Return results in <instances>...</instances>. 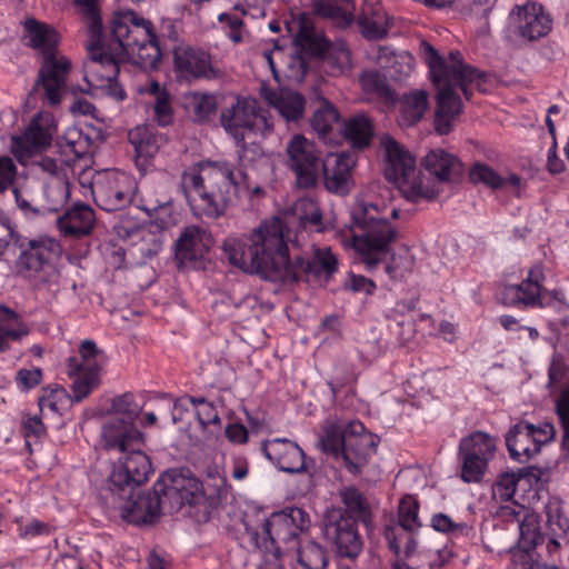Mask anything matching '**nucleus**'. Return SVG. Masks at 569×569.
<instances>
[{"instance_id":"obj_46","label":"nucleus","mask_w":569,"mask_h":569,"mask_svg":"<svg viewBox=\"0 0 569 569\" xmlns=\"http://www.w3.org/2000/svg\"><path fill=\"white\" fill-rule=\"evenodd\" d=\"M413 533L415 532L409 531H397V529L391 527H387L385 530V537L388 541L389 549L399 556L401 551V545L405 543L402 560L409 563L413 562V565L417 566L418 562L415 560L417 541L413 537Z\"/></svg>"},{"instance_id":"obj_6","label":"nucleus","mask_w":569,"mask_h":569,"mask_svg":"<svg viewBox=\"0 0 569 569\" xmlns=\"http://www.w3.org/2000/svg\"><path fill=\"white\" fill-rule=\"evenodd\" d=\"M380 213L377 204L365 200H358L350 211L352 224L362 231L361 236H355V243L368 271L377 267L380 256L389 251L398 237L397 229Z\"/></svg>"},{"instance_id":"obj_32","label":"nucleus","mask_w":569,"mask_h":569,"mask_svg":"<svg viewBox=\"0 0 569 569\" xmlns=\"http://www.w3.org/2000/svg\"><path fill=\"white\" fill-rule=\"evenodd\" d=\"M340 134L353 150H365L372 142L373 123L363 113L355 114L343 121L340 127Z\"/></svg>"},{"instance_id":"obj_54","label":"nucleus","mask_w":569,"mask_h":569,"mask_svg":"<svg viewBox=\"0 0 569 569\" xmlns=\"http://www.w3.org/2000/svg\"><path fill=\"white\" fill-rule=\"evenodd\" d=\"M254 547L263 552V560L258 569H284L282 562L281 547L264 546L260 542V533L256 530L247 529Z\"/></svg>"},{"instance_id":"obj_34","label":"nucleus","mask_w":569,"mask_h":569,"mask_svg":"<svg viewBox=\"0 0 569 569\" xmlns=\"http://www.w3.org/2000/svg\"><path fill=\"white\" fill-rule=\"evenodd\" d=\"M420 52L429 67L431 80L438 90L437 104L442 109L446 99H448L446 60L439 54L438 50L426 40L420 42Z\"/></svg>"},{"instance_id":"obj_14","label":"nucleus","mask_w":569,"mask_h":569,"mask_svg":"<svg viewBox=\"0 0 569 569\" xmlns=\"http://www.w3.org/2000/svg\"><path fill=\"white\" fill-rule=\"evenodd\" d=\"M123 453L108 478L109 490L120 497H124L127 488L133 490L147 482L153 472L150 457L140 446L131 447Z\"/></svg>"},{"instance_id":"obj_38","label":"nucleus","mask_w":569,"mask_h":569,"mask_svg":"<svg viewBox=\"0 0 569 569\" xmlns=\"http://www.w3.org/2000/svg\"><path fill=\"white\" fill-rule=\"evenodd\" d=\"M44 201L38 209H32L33 214H47L58 212L70 198V183L68 180L49 179L43 189Z\"/></svg>"},{"instance_id":"obj_35","label":"nucleus","mask_w":569,"mask_h":569,"mask_svg":"<svg viewBox=\"0 0 569 569\" xmlns=\"http://www.w3.org/2000/svg\"><path fill=\"white\" fill-rule=\"evenodd\" d=\"M420 52L429 67L431 80L438 90L437 104L442 109L446 99H448L446 60L439 54L438 50L426 40L420 42Z\"/></svg>"},{"instance_id":"obj_28","label":"nucleus","mask_w":569,"mask_h":569,"mask_svg":"<svg viewBox=\"0 0 569 569\" xmlns=\"http://www.w3.org/2000/svg\"><path fill=\"white\" fill-rule=\"evenodd\" d=\"M101 439L104 449L126 452L131 447L142 445L143 433L123 419L112 418L103 423Z\"/></svg>"},{"instance_id":"obj_43","label":"nucleus","mask_w":569,"mask_h":569,"mask_svg":"<svg viewBox=\"0 0 569 569\" xmlns=\"http://www.w3.org/2000/svg\"><path fill=\"white\" fill-rule=\"evenodd\" d=\"M496 440L483 431H475L459 442V455H475L486 461L493 458Z\"/></svg>"},{"instance_id":"obj_57","label":"nucleus","mask_w":569,"mask_h":569,"mask_svg":"<svg viewBox=\"0 0 569 569\" xmlns=\"http://www.w3.org/2000/svg\"><path fill=\"white\" fill-rule=\"evenodd\" d=\"M346 435L347 425L342 429L338 427L328 429L320 440L321 450L325 453L332 455L335 458L342 457Z\"/></svg>"},{"instance_id":"obj_47","label":"nucleus","mask_w":569,"mask_h":569,"mask_svg":"<svg viewBox=\"0 0 569 569\" xmlns=\"http://www.w3.org/2000/svg\"><path fill=\"white\" fill-rule=\"evenodd\" d=\"M360 82L363 91L373 93L382 99L386 103H395L397 97L395 91L390 88L387 78L377 70L365 71L360 76Z\"/></svg>"},{"instance_id":"obj_44","label":"nucleus","mask_w":569,"mask_h":569,"mask_svg":"<svg viewBox=\"0 0 569 569\" xmlns=\"http://www.w3.org/2000/svg\"><path fill=\"white\" fill-rule=\"evenodd\" d=\"M341 502L345 506L342 512L346 517H352V519L361 520L363 522L370 517V508L367 498L356 487H345L340 490Z\"/></svg>"},{"instance_id":"obj_19","label":"nucleus","mask_w":569,"mask_h":569,"mask_svg":"<svg viewBox=\"0 0 569 569\" xmlns=\"http://www.w3.org/2000/svg\"><path fill=\"white\" fill-rule=\"evenodd\" d=\"M545 276L542 266L531 268L528 276L519 284L505 286L500 291V300L507 307L545 308L550 291L542 288Z\"/></svg>"},{"instance_id":"obj_49","label":"nucleus","mask_w":569,"mask_h":569,"mask_svg":"<svg viewBox=\"0 0 569 569\" xmlns=\"http://www.w3.org/2000/svg\"><path fill=\"white\" fill-rule=\"evenodd\" d=\"M546 302L551 305L545 306V308L555 312L548 320L549 329L558 332L562 329L569 330V303L565 300L563 293L560 290H553L549 293Z\"/></svg>"},{"instance_id":"obj_61","label":"nucleus","mask_w":569,"mask_h":569,"mask_svg":"<svg viewBox=\"0 0 569 569\" xmlns=\"http://www.w3.org/2000/svg\"><path fill=\"white\" fill-rule=\"evenodd\" d=\"M189 401L198 407L197 418L202 427L220 423L219 413L211 401L207 400L204 397H189Z\"/></svg>"},{"instance_id":"obj_24","label":"nucleus","mask_w":569,"mask_h":569,"mask_svg":"<svg viewBox=\"0 0 569 569\" xmlns=\"http://www.w3.org/2000/svg\"><path fill=\"white\" fill-rule=\"evenodd\" d=\"M356 166V158L350 152L329 154L321 162L323 184L326 189L339 196L348 194L352 187V169Z\"/></svg>"},{"instance_id":"obj_42","label":"nucleus","mask_w":569,"mask_h":569,"mask_svg":"<svg viewBox=\"0 0 569 569\" xmlns=\"http://www.w3.org/2000/svg\"><path fill=\"white\" fill-rule=\"evenodd\" d=\"M293 217L302 230L322 231L325 229L321 209L318 202L311 198L305 197L296 201Z\"/></svg>"},{"instance_id":"obj_37","label":"nucleus","mask_w":569,"mask_h":569,"mask_svg":"<svg viewBox=\"0 0 569 569\" xmlns=\"http://www.w3.org/2000/svg\"><path fill=\"white\" fill-rule=\"evenodd\" d=\"M29 329L20 316L11 308L0 305V352L9 349L10 341L21 340Z\"/></svg>"},{"instance_id":"obj_36","label":"nucleus","mask_w":569,"mask_h":569,"mask_svg":"<svg viewBox=\"0 0 569 569\" xmlns=\"http://www.w3.org/2000/svg\"><path fill=\"white\" fill-rule=\"evenodd\" d=\"M311 108L310 126L319 137L325 139L332 131L333 124L340 122L341 114L336 106L322 96H317Z\"/></svg>"},{"instance_id":"obj_15","label":"nucleus","mask_w":569,"mask_h":569,"mask_svg":"<svg viewBox=\"0 0 569 569\" xmlns=\"http://www.w3.org/2000/svg\"><path fill=\"white\" fill-rule=\"evenodd\" d=\"M173 71L179 81L193 82L200 79L216 80L223 77V71L213 62L209 51L186 43L174 44Z\"/></svg>"},{"instance_id":"obj_50","label":"nucleus","mask_w":569,"mask_h":569,"mask_svg":"<svg viewBox=\"0 0 569 569\" xmlns=\"http://www.w3.org/2000/svg\"><path fill=\"white\" fill-rule=\"evenodd\" d=\"M140 209L150 218H154L156 224L160 229H167L172 216V204L169 197L162 199L143 198Z\"/></svg>"},{"instance_id":"obj_1","label":"nucleus","mask_w":569,"mask_h":569,"mask_svg":"<svg viewBox=\"0 0 569 569\" xmlns=\"http://www.w3.org/2000/svg\"><path fill=\"white\" fill-rule=\"evenodd\" d=\"M290 229L278 217L263 221L248 239L228 237L222 251L229 263L250 274L284 284L300 281L328 283L338 271V258L329 247L315 249L311 257L289 254Z\"/></svg>"},{"instance_id":"obj_39","label":"nucleus","mask_w":569,"mask_h":569,"mask_svg":"<svg viewBox=\"0 0 569 569\" xmlns=\"http://www.w3.org/2000/svg\"><path fill=\"white\" fill-rule=\"evenodd\" d=\"M218 94L211 92H190L184 98V108L194 122L206 123L217 113Z\"/></svg>"},{"instance_id":"obj_63","label":"nucleus","mask_w":569,"mask_h":569,"mask_svg":"<svg viewBox=\"0 0 569 569\" xmlns=\"http://www.w3.org/2000/svg\"><path fill=\"white\" fill-rule=\"evenodd\" d=\"M153 111L159 126L166 127L172 122L173 110L169 92H162L154 98Z\"/></svg>"},{"instance_id":"obj_10","label":"nucleus","mask_w":569,"mask_h":569,"mask_svg":"<svg viewBox=\"0 0 569 569\" xmlns=\"http://www.w3.org/2000/svg\"><path fill=\"white\" fill-rule=\"evenodd\" d=\"M79 355L70 357L67 362V373L72 379L71 400L77 402L87 398L100 385V375L107 362L106 352L90 339L80 343Z\"/></svg>"},{"instance_id":"obj_3","label":"nucleus","mask_w":569,"mask_h":569,"mask_svg":"<svg viewBox=\"0 0 569 569\" xmlns=\"http://www.w3.org/2000/svg\"><path fill=\"white\" fill-rule=\"evenodd\" d=\"M112 40L103 50L102 59L107 63V78H117L120 63L127 61L130 53L136 52L134 63L142 69L153 71L159 68L169 47L157 37L153 23L136 11L118 14L111 23Z\"/></svg>"},{"instance_id":"obj_16","label":"nucleus","mask_w":569,"mask_h":569,"mask_svg":"<svg viewBox=\"0 0 569 569\" xmlns=\"http://www.w3.org/2000/svg\"><path fill=\"white\" fill-rule=\"evenodd\" d=\"M91 192L96 204L102 210L117 211L131 202L132 180L123 172L106 171L93 178Z\"/></svg>"},{"instance_id":"obj_52","label":"nucleus","mask_w":569,"mask_h":569,"mask_svg":"<svg viewBox=\"0 0 569 569\" xmlns=\"http://www.w3.org/2000/svg\"><path fill=\"white\" fill-rule=\"evenodd\" d=\"M555 411L562 431L561 449L569 453V386L557 396Z\"/></svg>"},{"instance_id":"obj_60","label":"nucleus","mask_w":569,"mask_h":569,"mask_svg":"<svg viewBox=\"0 0 569 569\" xmlns=\"http://www.w3.org/2000/svg\"><path fill=\"white\" fill-rule=\"evenodd\" d=\"M113 412L121 415L122 417H117V419H123L127 423L133 425V421L139 416L140 408L133 401V396L131 393H123L121 396L116 397L112 400L111 406Z\"/></svg>"},{"instance_id":"obj_31","label":"nucleus","mask_w":569,"mask_h":569,"mask_svg":"<svg viewBox=\"0 0 569 569\" xmlns=\"http://www.w3.org/2000/svg\"><path fill=\"white\" fill-rule=\"evenodd\" d=\"M506 446L510 457L519 462H523L521 457L529 460L540 452L538 446L533 443L532 423L525 420L509 429L506 435Z\"/></svg>"},{"instance_id":"obj_9","label":"nucleus","mask_w":569,"mask_h":569,"mask_svg":"<svg viewBox=\"0 0 569 569\" xmlns=\"http://www.w3.org/2000/svg\"><path fill=\"white\" fill-rule=\"evenodd\" d=\"M386 152L385 177L397 184L407 200L417 203L421 199L433 200L438 197V190L423 186L422 180L417 178L416 159L395 139L388 138Z\"/></svg>"},{"instance_id":"obj_8","label":"nucleus","mask_w":569,"mask_h":569,"mask_svg":"<svg viewBox=\"0 0 569 569\" xmlns=\"http://www.w3.org/2000/svg\"><path fill=\"white\" fill-rule=\"evenodd\" d=\"M449 61H446V80L448 79V99H446L443 108L437 106L435 112V130L439 134H448L453 129V120L462 110V102L456 89L459 88L465 98L469 100L472 92L469 84L481 79L486 74L479 69L465 63L462 54L459 50L449 52Z\"/></svg>"},{"instance_id":"obj_64","label":"nucleus","mask_w":569,"mask_h":569,"mask_svg":"<svg viewBox=\"0 0 569 569\" xmlns=\"http://www.w3.org/2000/svg\"><path fill=\"white\" fill-rule=\"evenodd\" d=\"M343 288L356 293L365 292L367 296H371L376 291L377 286L371 279L365 276L349 272Z\"/></svg>"},{"instance_id":"obj_12","label":"nucleus","mask_w":569,"mask_h":569,"mask_svg":"<svg viewBox=\"0 0 569 569\" xmlns=\"http://www.w3.org/2000/svg\"><path fill=\"white\" fill-rule=\"evenodd\" d=\"M310 527V517L301 508L289 507L271 513L262 525L260 542L264 546H284L287 551L298 547L299 537Z\"/></svg>"},{"instance_id":"obj_55","label":"nucleus","mask_w":569,"mask_h":569,"mask_svg":"<svg viewBox=\"0 0 569 569\" xmlns=\"http://www.w3.org/2000/svg\"><path fill=\"white\" fill-rule=\"evenodd\" d=\"M461 458V479L467 482H478L482 479L488 467V461L481 459L478 456L472 455H459Z\"/></svg>"},{"instance_id":"obj_56","label":"nucleus","mask_w":569,"mask_h":569,"mask_svg":"<svg viewBox=\"0 0 569 569\" xmlns=\"http://www.w3.org/2000/svg\"><path fill=\"white\" fill-rule=\"evenodd\" d=\"M350 2L351 0H311V7L316 16L329 19H346V6Z\"/></svg>"},{"instance_id":"obj_33","label":"nucleus","mask_w":569,"mask_h":569,"mask_svg":"<svg viewBox=\"0 0 569 569\" xmlns=\"http://www.w3.org/2000/svg\"><path fill=\"white\" fill-rule=\"evenodd\" d=\"M129 142L136 151L138 164L148 166L166 142L164 137L148 127H137L128 133Z\"/></svg>"},{"instance_id":"obj_62","label":"nucleus","mask_w":569,"mask_h":569,"mask_svg":"<svg viewBox=\"0 0 569 569\" xmlns=\"http://www.w3.org/2000/svg\"><path fill=\"white\" fill-rule=\"evenodd\" d=\"M518 478L515 471H507L501 473L493 485V493L498 496L501 501H509L516 493Z\"/></svg>"},{"instance_id":"obj_58","label":"nucleus","mask_w":569,"mask_h":569,"mask_svg":"<svg viewBox=\"0 0 569 569\" xmlns=\"http://www.w3.org/2000/svg\"><path fill=\"white\" fill-rule=\"evenodd\" d=\"M543 540L539 526L533 519H525L519 526V539L517 546L535 551L536 547Z\"/></svg>"},{"instance_id":"obj_48","label":"nucleus","mask_w":569,"mask_h":569,"mask_svg":"<svg viewBox=\"0 0 569 569\" xmlns=\"http://www.w3.org/2000/svg\"><path fill=\"white\" fill-rule=\"evenodd\" d=\"M293 550L297 551L298 562L303 569H327L329 557L321 545L308 541L305 546L299 543Z\"/></svg>"},{"instance_id":"obj_27","label":"nucleus","mask_w":569,"mask_h":569,"mask_svg":"<svg viewBox=\"0 0 569 569\" xmlns=\"http://www.w3.org/2000/svg\"><path fill=\"white\" fill-rule=\"evenodd\" d=\"M421 167L438 182L457 181L465 171L462 161L441 148L429 150L421 159Z\"/></svg>"},{"instance_id":"obj_30","label":"nucleus","mask_w":569,"mask_h":569,"mask_svg":"<svg viewBox=\"0 0 569 569\" xmlns=\"http://www.w3.org/2000/svg\"><path fill=\"white\" fill-rule=\"evenodd\" d=\"M96 216L93 209L84 203H77L57 219V224L64 236L82 237L93 229Z\"/></svg>"},{"instance_id":"obj_53","label":"nucleus","mask_w":569,"mask_h":569,"mask_svg":"<svg viewBox=\"0 0 569 569\" xmlns=\"http://www.w3.org/2000/svg\"><path fill=\"white\" fill-rule=\"evenodd\" d=\"M469 179L472 183H482L491 189H500L505 186V178L493 168L482 162H475L469 170Z\"/></svg>"},{"instance_id":"obj_45","label":"nucleus","mask_w":569,"mask_h":569,"mask_svg":"<svg viewBox=\"0 0 569 569\" xmlns=\"http://www.w3.org/2000/svg\"><path fill=\"white\" fill-rule=\"evenodd\" d=\"M419 501L410 495L405 496L398 506L397 525L392 527L397 531L416 532L421 528L419 520Z\"/></svg>"},{"instance_id":"obj_51","label":"nucleus","mask_w":569,"mask_h":569,"mask_svg":"<svg viewBox=\"0 0 569 569\" xmlns=\"http://www.w3.org/2000/svg\"><path fill=\"white\" fill-rule=\"evenodd\" d=\"M246 14L247 11L241 6L236 4L231 12H222L218 16V21L223 26L226 34L233 43L243 40L246 27L242 17Z\"/></svg>"},{"instance_id":"obj_2","label":"nucleus","mask_w":569,"mask_h":569,"mask_svg":"<svg viewBox=\"0 0 569 569\" xmlns=\"http://www.w3.org/2000/svg\"><path fill=\"white\" fill-rule=\"evenodd\" d=\"M179 190L193 216L217 220L239 198L234 166L224 160L198 161L182 171Z\"/></svg>"},{"instance_id":"obj_21","label":"nucleus","mask_w":569,"mask_h":569,"mask_svg":"<svg viewBox=\"0 0 569 569\" xmlns=\"http://www.w3.org/2000/svg\"><path fill=\"white\" fill-rule=\"evenodd\" d=\"M376 442L370 432H366L363 423L359 420L347 425V435L342 452L346 469L357 476L368 465L371 455L376 451Z\"/></svg>"},{"instance_id":"obj_11","label":"nucleus","mask_w":569,"mask_h":569,"mask_svg":"<svg viewBox=\"0 0 569 569\" xmlns=\"http://www.w3.org/2000/svg\"><path fill=\"white\" fill-rule=\"evenodd\" d=\"M293 46L301 66L310 59H327L330 64L342 71L350 64L351 52L345 42L331 46L329 40L315 31L307 19L299 21V29L293 38Z\"/></svg>"},{"instance_id":"obj_4","label":"nucleus","mask_w":569,"mask_h":569,"mask_svg":"<svg viewBox=\"0 0 569 569\" xmlns=\"http://www.w3.org/2000/svg\"><path fill=\"white\" fill-rule=\"evenodd\" d=\"M200 483L193 477H186L178 469L164 471L153 485L152 491L133 495L130 489L129 501L122 508V518L136 526L153 523L160 516L161 509L167 508L170 513L179 511L184 505L199 502L198 491Z\"/></svg>"},{"instance_id":"obj_59","label":"nucleus","mask_w":569,"mask_h":569,"mask_svg":"<svg viewBox=\"0 0 569 569\" xmlns=\"http://www.w3.org/2000/svg\"><path fill=\"white\" fill-rule=\"evenodd\" d=\"M273 131L272 116L268 109L261 108L256 100L254 112L251 116L248 132L260 134L262 137L269 136Z\"/></svg>"},{"instance_id":"obj_7","label":"nucleus","mask_w":569,"mask_h":569,"mask_svg":"<svg viewBox=\"0 0 569 569\" xmlns=\"http://www.w3.org/2000/svg\"><path fill=\"white\" fill-rule=\"evenodd\" d=\"M14 247L19 254L14 261V269L22 278H34L50 290H58L60 271L52 262L59 249V243L47 236L29 239L17 236Z\"/></svg>"},{"instance_id":"obj_29","label":"nucleus","mask_w":569,"mask_h":569,"mask_svg":"<svg viewBox=\"0 0 569 569\" xmlns=\"http://www.w3.org/2000/svg\"><path fill=\"white\" fill-rule=\"evenodd\" d=\"M264 98L287 123L299 124L303 120L306 99L300 92L269 90L264 93Z\"/></svg>"},{"instance_id":"obj_40","label":"nucleus","mask_w":569,"mask_h":569,"mask_svg":"<svg viewBox=\"0 0 569 569\" xmlns=\"http://www.w3.org/2000/svg\"><path fill=\"white\" fill-rule=\"evenodd\" d=\"M52 140V132L49 127L43 124V118L41 114H37L32 118L24 132L16 138L17 144H19L27 152L49 147Z\"/></svg>"},{"instance_id":"obj_17","label":"nucleus","mask_w":569,"mask_h":569,"mask_svg":"<svg viewBox=\"0 0 569 569\" xmlns=\"http://www.w3.org/2000/svg\"><path fill=\"white\" fill-rule=\"evenodd\" d=\"M256 99L236 97L234 101L222 109L220 114V122L223 129L232 136L236 140L239 151L238 160L240 167L244 166L248 152H256L259 147L252 144L249 147L244 142V132H248L251 116L254 112Z\"/></svg>"},{"instance_id":"obj_23","label":"nucleus","mask_w":569,"mask_h":569,"mask_svg":"<svg viewBox=\"0 0 569 569\" xmlns=\"http://www.w3.org/2000/svg\"><path fill=\"white\" fill-rule=\"evenodd\" d=\"M213 244L211 234L199 226L186 227L174 243L177 260L184 266L197 268Z\"/></svg>"},{"instance_id":"obj_20","label":"nucleus","mask_w":569,"mask_h":569,"mask_svg":"<svg viewBox=\"0 0 569 569\" xmlns=\"http://www.w3.org/2000/svg\"><path fill=\"white\" fill-rule=\"evenodd\" d=\"M74 3L79 8V12L87 23L88 54H93L94 59L101 58L103 50H106L107 46L112 40L109 34L112 21L118 14H127L131 10H118L112 12L107 24H104L101 18L98 0H74Z\"/></svg>"},{"instance_id":"obj_41","label":"nucleus","mask_w":569,"mask_h":569,"mask_svg":"<svg viewBox=\"0 0 569 569\" xmlns=\"http://www.w3.org/2000/svg\"><path fill=\"white\" fill-rule=\"evenodd\" d=\"M428 107V93L425 90H416L405 94L400 100V123L411 127L418 123Z\"/></svg>"},{"instance_id":"obj_18","label":"nucleus","mask_w":569,"mask_h":569,"mask_svg":"<svg viewBox=\"0 0 569 569\" xmlns=\"http://www.w3.org/2000/svg\"><path fill=\"white\" fill-rule=\"evenodd\" d=\"M325 535L333 542L338 556L356 559L362 550V539L358 533L357 522L346 517L342 509L328 511L325 518Z\"/></svg>"},{"instance_id":"obj_22","label":"nucleus","mask_w":569,"mask_h":569,"mask_svg":"<svg viewBox=\"0 0 569 569\" xmlns=\"http://www.w3.org/2000/svg\"><path fill=\"white\" fill-rule=\"evenodd\" d=\"M509 26L520 37L533 41L547 36L552 28V19L541 4L528 2L516 6L509 13Z\"/></svg>"},{"instance_id":"obj_26","label":"nucleus","mask_w":569,"mask_h":569,"mask_svg":"<svg viewBox=\"0 0 569 569\" xmlns=\"http://www.w3.org/2000/svg\"><path fill=\"white\" fill-rule=\"evenodd\" d=\"M102 58L94 59L93 54H88V60L84 63V80L91 87L88 93L94 97L100 92L116 101H123L127 98V93L117 81L118 77H106L108 68Z\"/></svg>"},{"instance_id":"obj_13","label":"nucleus","mask_w":569,"mask_h":569,"mask_svg":"<svg viewBox=\"0 0 569 569\" xmlns=\"http://www.w3.org/2000/svg\"><path fill=\"white\" fill-rule=\"evenodd\" d=\"M287 167L295 173L296 187L312 189L318 184L321 168V152L303 134L296 133L286 147Z\"/></svg>"},{"instance_id":"obj_25","label":"nucleus","mask_w":569,"mask_h":569,"mask_svg":"<svg viewBox=\"0 0 569 569\" xmlns=\"http://www.w3.org/2000/svg\"><path fill=\"white\" fill-rule=\"evenodd\" d=\"M261 451L281 471L301 473L307 470L305 451L297 442L276 438L261 443Z\"/></svg>"},{"instance_id":"obj_5","label":"nucleus","mask_w":569,"mask_h":569,"mask_svg":"<svg viewBox=\"0 0 569 569\" xmlns=\"http://www.w3.org/2000/svg\"><path fill=\"white\" fill-rule=\"evenodd\" d=\"M24 28L29 38L28 44L40 50L43 56L34 89L42 87L48 102L51 106H57L62 99V90L71 70V61L63 56H56L58 34L48 24L29 18L24 21Z\"/></svg>"}]
</instances>
